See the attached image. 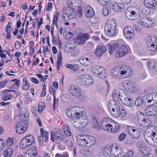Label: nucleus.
<instances>
[{
    "label": "nucleus",
    "instance_id": "obj_59",
    "mask_svg": "<svg viewBox=\"0 0 157 157\" xmlns=\"http://www.w3.org/2000/svg\"><path fill=\"white\" fill-rule=\"evenodd\" d=\"M64 133L67 136H70L71 133L70 132V128H63Z\"/></svg>",
    "mask_w": 157,
    "mask_h": 157
},
{
    "label": "nucleus",
    "instance_id": "obj_8",
    "mask_svg": "<svg viewBox=\"0 0 157 157\" xmlns=\"http://www.w3.org/2000/svg\"><path fill=\"white\" fill-rule=\"evenodd\" d=\"M138 23L141 25L145 26V27H151L155 25L153 20L146 17H142L140 19Z\"/></svg>",
    "mask_w": 157,
    "mask_h": 157
},
{
    "label": "nucleus",
    "instance_id": "obj_30",
    "mask_svg": "<svg viewBox=\"0 0 157 157\" xmlns=\"http://www.w3.org/2000/svg\"><path fill=\"white\" fill-rule=\"evenodd\" d=\"M55 137H56V140L61 141H64L65 142H67L68 141L67 139H66L67 138L64 135L60 132H56Z\"/></svg>",
    "mask_w": 157,
    "mask_h": 157
},
{
    "label": "nucleus",
    "instance_id": "obj_20",
    "mask_svg": "<svg viewBox=\"0 0 157 157\" xmlns=\"http://www.w3.org/2000/svg\"><path fill=\"white\" fill-rule=\"evenodd\" d=\"M20 117L24 118V121H28L29 119V114L27 109L25 107L22 108L19 113Z\"/></svg>",
    "mask_w": 157,
    "mask_h": 157
},
{
    "label": "nucleus",
    "instance_id": "obj_2",
    "mask_svg": "<svg viewBox=\"0 0 157 157\" xmlns=\"http://www.w3.org/2000/svg\"><path fill=\"white\" fill-rule=\"evenodd\" d=\"M117 26L116 22L113 19L108 20L104 26V32L105 35L107 37H112L116 33V28Z\"/></svg>",
    "mask_w": 157,
    "mask_h": 157
},
{
    "label": "nucleus",
    "instance_id": "obj_17",
    "mask_svg": "<svg viewBox=\"0 0 157 157\" xmlns=\"http://www.w3.org/2000/svg\"><path fill=\"white\" fill-rule=\"evenodd\" d=\"M132 97L127 93L125 94V96L122 99V102L124 105L128 107L132 106Z\"/></svg>",
    "mask_w": 157,
    "mask_h": 157
},
{
    "label": "nucleus",
    "instance_id": "obj_21",
    "mask_svg": "<svg viewBox=\"0 0 157 157\" xmlns=\"http://www.w3.org/2000/svg\"><path fill=\"white\" fill-rule=\"evenodd\" d=\"M106 50L107 48L105 46L103 45L98 46L97 47L95 54L97 57H99L101 56Z\"/></svg>",
    "mask_w": 157,
    "mask_h": 157
},
{
    "label": "nucleus",
    "instance_id": "obj_11",
    "mask_svg": "<svg viewBox=\"0 0 157 157\" xmlns=\"http://www.w3.org/2000/svg\"><path fill=\"white\" fill-rule=\"evenodd\" d=\"M145 111L148 115L155 116L157 114V106L151 105L146 108Z\"/></svg>",
    "mask_w": 157,
    "mask_h": 157
},
{
    "label": "nucleus",
    "instance_id": "obj_42",
    "mask_svg": "<svg viewBox=\"0 0 157 157\" xmlns=\"http://www.w3.org/2000/svg\"><path fill=\"white\" fill-rule=\"evenodd\" d=\"M79 120L80 119H82L84 121H85V123L86 124V125L88 123V120H87V117L86 115L85 112L82 111L81 112V113L79 115Z\"/></svg>",
    "mask_w": 157,
    "mask_h": 157
},
{
    "label": "nucleus",
    "instance_id": "obj_27",
    "mask_svg": "<svg viewBox=\"0 0 157 157\" xmlns=\"http://www.w3.org/2000/svg\"><path fill=\"white\" fill-rule=\"evenodd\" d=\"M80 63L84 66H88L91 64L90 58L85 56L81 57L79 59Z\"/></svg>",
    "mask_w": 157,
    "mask_h": 157
},
{
    "label": "nucleus",
    "instance_id": "obj_15",
    "mask_svg": "<svg viewBox=\"0 0 157 157\" xmlns=\"http://www.w3.org/2000/svg\"><path fill=\"white\" fill-rule=\"evenodd\" d=\"M123 84L124 89L127 90L132 93H134L136 91V89L134 87V84L130 82L126 81Z\"/></svg>",
    "mask_w": 157,
    "mask_h": 157
},
{
    "label": "nucleus",
    "instance_id": "obj_61",
    "mask_svg": "<svg viewBox=\"0 0 157 157\" xmlns=\"http://www.w3.org/2000/svg\"><path fill=\"white\" fill-rule=\"evenodd\" d=\"M56 133H55L54 132L52 131L51 132V139L52 141H55L56 140Z\"/></svg>",
    "mask_w": 157,
    "mask_h": 157
},
{
    "label": "nucleus",
    "instance_id": "obj_28",
    "mask_svg": "<svg viewBox=\"0 0 157 157\" xmlns=\"http://www.w3.org/2000/svg\"><path fill=\"white\" fill-rule=\"evenodd\" d=\"M77 142L78 144L82 147H86V137H83L81 136H78L77 137Z\"/></svg>",
    "mask_w": 157,
    "mask_h": 157
},
{
    "label": "nucleus",
    "instance_id": "obj_54",
    "mask_svg": "<svg viewBox=\"0 0 157 157\" xmlns=\"http://www.w3.org/2000/svg\"><path fill=\"white\" fill-rule=\"evenodd\" d=\"M111 13V11L107 9L106 8H104L103 9L102 14L105 16H107Z\"/></svg>",
    "mask_w": 157,
    "mask_h": 157
},
{
    "label": "nucleus",
    "instance_id": "obj_38",
    "mask_svg": "<svg viewBox=\"0 0 157 157\" xmlns=\"http://www.w3.org/2000/svg\"><path fill=\"white\" fill-rule=\"evenodd\" d=\"M18 121L15 128H28V123L27 121Z\"/></svg>",
    "mask_w": 157,
    "mask_h": 157
},
{
    "label": "nucleus",
    "instance_id": "obj_18",
    "mask_svg": "<svg viewBox=\"0 0 157 157\" xmlns=\"http://www.w3.org/2000/svg\"><path fill=\"white\" fill-rule=\"evenodd\" d=\"M120 70L121 75L124 78H126L130 75L129 73H130L131 69L129 66L127 67L125 65H122L120 66Z\"/></svg>",
    "mask_w": 157,
    "mask_h": 157
},
{
    "label": "nucleus",
    "instance_id": "obj_49",
    "mask_svg": "<svg viewBox=\"0 0 157 157\" xmlns=\"http://www.w3.org/2000/svg\"><path fill=\"white\" fill-rule=\"evenodd\" d=\"M38 111L39 113H41L42 112L43 109H44L45 107V104L43 102H40L38 103Z\"/></svg>",
    "mask_w": 157,
    "mask_h": 157
},
{
    "label": "nucleus",
    "instance_id": "obj_6",
    "mask_svg": "<svg viewBox=\"0 0 157 157\" xmlns=\"http://www.w3.org/2000/svg\"><path fill=\"white\" fill-rule=\"evenodd\" d=\"M146 114L140 112L137 113V117L139 122L141 126L146 127L151 125V121L145 118Z\"/></svg>",
    "mask_w": 157,
    "mask_h": 157
},
{
    "label": "nucleus",
    "instance_id": "obj_53",
    "mask_svg": "<svg viewBox=\"0 0 157 157\" xmlns=\"http://www.w3.org/2000/svg\"><path fill=\"white\" fill-rule=\"evenodd\" d=\"M27 128H16V131L19 134L23 133L26 130Z\"/></svg>",
    "mask_w": 157,
    "mask_h": 157
},
{
    "label": "nucleus",
    "instance_id": "obj_16",
    "mask_svg": "<svg viewBox=\"0 0 157 157\" xmlns=\"http://www.w3.org/2000/svg\"><path fill=\"white\" fill-rule=\"evenodd\" d=\"M136 146L141 153L144 155H147L148 150H150L148 147H146L142 142H138L136 144Z\"/></svg>",
    "mask_w": 157,
    "mask_h": 157
},
{
    "label": "nucleus",
    "instance_id": "obj_10",
    "mask_svg": "<svg viewBox=\"0 0 157 157\" xmlns=\"http://www.w3.org/2000/svg\"><path fill=\"white\" fill-rule=\"evenodd\" d=\"M40 135L38 137V141L39 144L42 145L44 138V141H47L48 139L49 132L45 130H44L43 128H40Z\"/></svg>",
    "mask_w": 157,
    "mask_h": 157
},
{
    "label": "nucleus",
    "instance_id": "obj_41",
    "mask_svg": "<svg viewBox=\"0 0 157 157\" xmlns=\"http://www.w3.org/2000/svg\"><path fill=\"white\" fill-rule=\"evenodd\" d=\"M153 43V44H151L150 45H147L148 50L155 51L157 50V43Z\"/></svg>",
    "mask_w": 157,
    "mask_h": 157
},
{
    "label": "nucleus",
    "instance_id": "obj_52",
    "mask_svg": "<svg viewBox=\"0 0 157 157\" xmlns=\"http://www.w3.org/2000/svg\"><path fill=\"white\" fill-rule=\"evenodd\" d=\"M90 17V18L89 20L90 22L94 24L97 23L99 21L98 19L96 17L92 16Z\"/></svg>",
    "mask_w": 157,
    "mask_h": 157
},
{
    "label": "nucleus",
    "instance_id": "obj_37",
    "mask_svg": "<svg viewBox=\"0 0 157 157\" xmlns=\"http://www.w3.org/2000/svg\"><path fill=\"white\" fill-rule=\"evenodd\" d=\"M101 67L99 65L93 66L92 67L91 71L94 75L97 76Z\"/></svg>",
    "mask_w": 157,
    "mask_h": 157
},
{
    "label": "nucleus",
    "instance_id": "obj_19",
    "mask_svg": "<svg viewBox=\"0 0 157 157\" xmlns=\"http://www.w3.org/2000/svg\"><path fill=\"white\" fill-rule=\"evenodd\" d=\"M128 52V49L125 45H122L120 48L116 52L117 57H121L124 56Z\"/></svg>",
    "mask_w": 157,
    "mask_h": 157
},
{
    "label": "nucleus",
    "instance_id": "obj_31",
    "mask_svg": "<svg viewBox=\"0 0 157 157\" xmlns=\"http://www.w3.org/2000/svg\"><path fill=\"white\" fill-rule=\"evenodd\" d=\"M112 9L114 11L121 12L124 10V6L123 4L116 3L112 6Z\"/></svg>",
    "mask_w": 157,
    "mask_h": 157
},
{
    "label": "nucleus",
    "instance_id": "obj_47",
    "mask_svg": "<svg viewBox=\"0 0 157 157\" xmlns=\"http://www.w3.org/2000/svg\"><path fill=\"white\" fill-rule=\"evenodd\" d=\"M10 29V22H9L7 25L5 27V31L7 33L8 35H6L4 33L3 34L4 35L6 36V38L8 39H10V33L9 31V29Z\"/></svg>",
    "mask_w": 157,
    "mask_h": 157
},
{
    "label": "nucleus",
    "instance_id": "obj_45",
    "mask_svg": "<svg viewBox=\"0 0 157 157\" xmlns=\"http://www.w3.org/2000/svg\"><path fill=\"white\" fill-rule=\"evenodd\" d=\"M155 129L153 131H151V133L149 137V139L150 140H154L155 138H157V128H155Z\"/></svg>",
    "mask_w": 157,
    "mask_h": 157
},
{
    "label": "nucleus",
    "instance_id": "obj_35",
    "mask_svg": "<svg viewBox=\"0 0 157 157\" xmlns=\"http://www.w3.org/2000/svg\"><path fill=\"white\" fill-rule=\"evenodd\" d=\"M107 75V73L106 70L103 67H101L97 76L103 79L105 78Z\"/></svg>",
    "mask_w": 157,
    "mask_h": 157
},
{
    "label": "nucleus",
    "instance_id": "obj_55",
    "mask_svg": "<svg viewBox=\"0 0 157 157\" xmlns=\"http://www.w3.org/2000/svg\"><path fill=\"white\" fill-rule=\"evenodd\" d=\"M4 157H10V148H8L3 151Z\"/></svg>",
    "mask_w": 157,
    "mask_h": 157
},
{
    "label": "nucleus",
    "instance_id": "obj_13",
    "mask_svg": "<svg viewBox=\"0 0 157 157\" xmlns=\"http://www.w3.org/2000/svg\"><path fill=\"white\" fill-rule=\"evenodd\" d=\"M38 152L36 147L33 146L31 148L26 151L25 154V157H36Z\"/></svg>",
    "mask_w": 157,
    "mask_h": 157
},
{
    "label": "nucleus",
    "instance_id": "obj_7",
    "mask_svg": "<svg viewBox=\"0 0 157 157\" xmlns=\"http://www.w3.org/2000/svg\"><path fill=\"white\" fill-rule=\"evenodd\" d=\"M68 91L72 96L75 97L79 98L83 95L81 88L77 86H71L69 88Z\"/></svg>",
    "mask_w": 157,
    "mask_h": 157
},
{
    "label": "nucleus",
    "instance_id": "obj_34",
    "mask_svg": "<svg viewBox=\"0 0 157 157\" xmlns=\"http://www.w3.org/2000/svg\"><path fill=\"white\" fill-rule=\"evenodd\" d=\"M119 45L118 43H117L110 45L109 47V51L110 55H112L113 51L117 50L119 48Z\"/></svg>",
    "mask_w": 157,
    "mask_h": 157
},
{
    "label": "nucleus",
    "instance_id": "obj_50",
    "mask_svg": "<svg viewBox=\"0 0 157 157\" xmlns=\"http://www.w3.org/2000/svg\"><path fill=\"white\" fill-rule=\"evenodd\" d=\"M129 134L133 138L136 139H138L140 136V134L138 132V131H136L135 132H129Z\"/></svg>",
    "mask_w": 157,
    "mask_h": 157
},
{
    "label": "nucleus",
    "instance_id": "obj_4",
    "mask_svg": "<svg viewBox=\"0 0 157 157\" xmlns=\"http://www.w3.org/2000/svg\"><path fill=\"white\" fill-rule=\"evenodd\" d=\"M35 142L34 138L33 135H29L23 138L21 140L20 147L21 149L28 147Z\"/></svg>",
    "mask_w": 157,
    "mask_h": 157
},
{
    "label": "nucleus",
    "instance_id": "obj_29",
    "mask_svg": "<svg viewBox=\"0 0 157 157\" xmlns=\"http://www.w3.org/2000/svg\"><path fill=\"white\" fill-rule=\"evenodd\" d=\"M147 65L150 70L153 73L157 71V63L154 62L147 63Z\"/></svg>",
    "mask_w": 157,
    "mask_h": 157
},
{
    "label": "nucleus",
    "instance_id": "obj_23",
    "mask_svg": "<svg viewBox=\"0 0 157 157\" xmlns=\"http://www.w3.org/2000/svg\"><path fill=\"white\" fill-rule=\"evenodd\" d=\"M88 37V34H84L81 36L75 38V42L80 44H83L87 40Z\"/></svg>",
    "mask_w": 157,
    "mask_h": 157
},
{
    "label": "nucleus",
    "instance_id": "obj_36",
    "mask_svg": "<svg viewBox=\"0 0 157 157\" xmlns=\"http://www.w3.org/2000/svg\"><path fill=\"white\" fill-rule=\"evenodd\" d=\"M18 79L16 78L10 80V89H17L19 86Z\"/></svg>",
    "mask_w": 157,
    "mask_h": 157
},
{
    "label": "nucleus",
    "instance_id": "obj_43",
    "mask_svg": "<svg viewBox=\"0 0 157 157\" xmlns=\"http://www.w3.org/2000/svg\"><path fill=\"white\" fill-rule=\"evenodd\" d=\"M65 67L68 68H70L72 71H75L79 69L78 66L77 64L72 65L71 64H67L65 65Z\"/></svg>",
    "mask_w": 157,
    "mask_h": 157
},
{
    "label": "nucleus",
    "instance_id": "obj_51",
    "mask_svg": "<svg viewBox=\"0 0 157 157\" xmlns=\"http://www.w3.org/2000/svg\"><path fill=\"white\" fill-rule=\"evenodd\" d=\"M133 151L130 150L127 152L123 157H133Z\"/></svg>",
    "mask_w": 157,
    "mask_h": 157
},
{
    "label": "nucleus",
    "instance_id": "obj_3",
    "mask_svg": "<svg viewBox=\"0 0 157 157\" xmlns=\"http://www.w3.org/2000/svg\"><path fill=\"white\" fill-rule=\"evenodd\" d=\"M125 15L128 19H134L140 17V13L138 9L134 7L127 8L125 12Z\"/></svg>",
    "mask_w": 157,
    "mask_h": 157
},
{
    "label": "nucleus",
    "instance_id": "obj_57",
    "mask_svg": "<svg viewBox=\"0 0 157 157\" xmlns=\"http://www.w3.org/2000/svg\"><path fill=\"white\" fill-rule=\"evenodd\" d=\"M93 124L94 125V128H100L98 121L96 119H94Z\"/></svg>",
    "mask_w": 157,
    "mask_h": 157
},
{
    "label": "nucleus",
    "instance_id": "obj_25",
    "mask_svg": "<svg viewBox=\"0 0 157 157\" xmlns=\"http://www.w3.org/2000/svg\"><path fill=\"white\" fill-rule=\"evenodd\" d=\"M86 147H89L94 145L95 140L94 137L91 136H86Z\"/></svg>",
    "mask_w": 157,
    "mask_h": 157
},
{
    "label": "nucleus",
    "instance_id": "obj_60",
    "mask_svg": "<svg viewBox=\"0 0 157 157\" xmlns=\"http://www.w3.org/2000/svg\"><path fill=\"white\" fill-rule=\"evenodd\" d=\"M62 58L61 52H60L59 54L57 55L58 60L57 61V63H62Z\"/></svg>",
    "mask_w": 157,
    "mask_h": 157
},
{
    "label": "nucleus",
    "instance_id": "obj_64",
    "mask_svg": "<svg viewBox=\"0 0 157 157\" xmlns=\"http://www.w3.org/2000/svg\"><path fill=\"white\" fill-rule=\"evenodd\" d=\"M79 53V51L78 50L75 49L73 50V51L71 52V55L72 56H77Z\"/></svg>",
    "mask_w": 157,
    "mask_h": 157
},
{
    "label": "nucleus",
    "instance_id": "obj_63",
    "mask_svg": "<svg viewBox=\"0 0 157 157\" xmlns=\"http://www.w3.org/2000/svg\"><path fill=\"white\" fill-rule=\"evenodd\" d=\"M112 97L113 99H114L113 100H117L119 98V94H118L117 93V92H115L113 93L112 95Z\"/></svg>",
    "mask_w": 157,
    "mask_h": 157
},
{
    "label": "nucleus",
    "instance_id": "obj_24",
    "mask_svg": "<svg viewBox=\"0 0 157 157\" xmlns=\"http://www.w3.org/2000/svg\"><path fill=\"white\" fill-rule=\"evenodd\" d=\"M82 108H81L79 107H75L71 108V110H72V113H73L75 116V119L77 120H79V115L81 112L82 111L81 110Z\"/></svg>",
    "mask_w": 157,
    "mask_h": 157
},
{
    "label": "nucleus",
    "instance_id": "obj_14",
    "mask_svg": "<svg viewBox=\"0 0 157 157\" xmlns=\"http://www.w3.org/2000/svg\"><path fill=\"white\" fill-rule=\"evenodd\" d=\"M148 97L144 96L141 98V97H137L135 101V105L136 106H144L146 104V99Z\"/></svg>",
    "mask_w": 157,
    "mask_h": 157
},
{
    "label": "nucleus",
    "instance_id": "obj_26",
    "mask_svg": "<svg viewBox=\"0 0 157 157\" xmlns=\"http://www.w3.org/2000/svg\"><path fill=\"white\" fill-rule=\"evenodd\" d=\"M120 69V66H117L113 69L111 75L113 78H117L122 75Z\"/></svg>",
    "mask_w": 157,
    "mask_h": 157
},
{
    "label": "nucleus",
    "instance_id": "obj_12",
    "mask_svg": "<svg viewBox=\"0 0 157 157\" xmlns=\"http://www.w3.org/2000/svg\"><path fill=\"white\" fill-rule=\"evenodd\" d=\"M123 34L127 39L132 38L134 36L133 29L131 27L125 28L123 30Z\"/></svg>",
    "mask_w": 157,
    "mask_h": 157
},
{
    "label": "nucleus",
    "instance_id": "obj_44",
    "mask_svg": "<svg viewBox=\"0 0 157 157\" xmlns=\"http://www.w3.org/2000/svg\"><path fill=\"white\" fill-rule=\"evenodd\" d=\"M66 113L68 117H71V119H75V115H74L73 113H72V110H71V108L66 110Z\"/></svg>",
    "mask_w": 157,
    "mask_h": 157
},
{
    "label": "nucleus",
    "instance_id": "obj_1",
    "mask_svg": "<svg viewBox=\"0 0 157 157\" xmlns=\"http://www.w3.org/2000/svg\"><path fill=\"white\" fill-rule=\"evenodd\" d=\"M108 108L110 113L114 117H122L126 114V111L123 106L114 100H112L109 102Z\"/></svg>",
    "mask_w": 157,
    "mask_h": 157
},
{
    "label": "nucleus",
    "instance_id": "obj_22",
    "mask_svg": "<svg viewBox=\"0 0 157 157\" xmlns=\"http://www.w3.org/2000/svg\"><path fill=\"white\" fill-rule=\"evenodd\" d=\"M85 14V15L88 17L93 16L94 14V11L92 8L89 5H86L84 7Z\"/></svg>",
    "mask_w": 157,
    "mask_h": 157
},
{
    "label": "nucleus",
    "instance_id": "obj_32",
    "mask_svg": "<svg viewBox=\"0 0 157 157\" xmlns=\"http://www.w3.org/2000/svg\"><path fill=\"white\" fill-rule=\"evenodd\" d=\"M153 42L157 43V37L155 35H152L149 36L146 40V43L147 45H150L151 44H153Z\"/></svg>",
    "mask_w": 157,
    "mask_h": 157
},
{
    "label": "nucleus",
    "instance_id": "obj_5",
    "mask_svg": "<svg viewBox=\"0 0 157 157\" xmlns=\"http://www.w3.org/2000/svg\"><path fill=\"white\" fill-rule=\"evenodd\" d=\"M78 81L81 84L84 86H89L93 82L94 80L92 77L87 74H84L79 76Z\"/></svg>",
    "mask_w": 157,
    "mask_h": 157
},
{
    "label": "nucleus",
    "instance_id": "obj_58",
    "mask_svg": "<svg viewBox=\"0 0 157 157\" xmlns=\"http://www.w3.org/2000/svg\"><path fill=\"white\" fill-rule=\"evenodd\" d=\"M126 135L124 133H122L118 137V139L119 141H122L124 140L126 137Z\"/></svg>",
    "mask_w": 157,
    "mask_h": 157
},
{
    "label": "nucleus",
    "instance_id": "obj_46",
    "mask_svg": "<svg viewBox=\"0 0 157 157\" xmlns=\"http://www.w3.org/2000/svg\"><path fill=\"white\" fill-rule=\"evenodd\" d=\"M123 89H120L119 90L118 93L119 99L122 101V99L125 96V94L126 93Z\"/></svg>",
    "mask_w": 157,
    "mask_h": 157
},
{
    "label": "nucleus",
    "instance_id": "obj_48",
    "mask_svg": "<svg viewBox=\"0 0 157 157\" xmlns=\"http://www.w3.org/2000/svg\"><path fill=\"white\" fill-rule=\"evenodd\" d=\"M147 96L151 98L153 102L156 103L157 102V93H153L150 95H148Z\"/></svg>",
    "mask_w": 157,
    "mask_h": 157
},
{
    "label": "nucleus",
    "instance_id": "obj_56",
    "mask_svg": "<svg viewBox=\"0 0 157 157\" xmlns=\"http://www.w3.org/2000/svg\"><path fill=\"white\" fill-rule=\"evenodd\" d=\"M99 3L101 5H107L109 2V0H97Z\"/></svg>",
    "mask_w": 157,
    "mask_h": 157
},
{
    "label": "nucleus",
    "instance_id": "obj_33",
    "mask_svg": "<svg viewBox=\"0 0 157 157\" xmlns=\"http://www.w3.org/2000/svg\"><path fill=\"white\" fill-rule=\"evenodd\" d=\"M144 3L145 6L151 8L156 5L155 0H144Z\"/></svg>",
    "mask_w": 157,
    "mask_h": 157
},
{
    "label": "nucleus",
    "instance_id": "obj_40",
    "mask_svg": "<svg viewBox=\"0 0 157 157\" xmlns=\"http://www.w3.org/2000/svg\"><path fill=\"white\" fill-rule=\"evenodd\" d=\"M18 147L15 145L13 147H10V157H16L17 156V151Z\"/></svg>",
    "mask_w": 157,
    "mask_h": 157
},
{
    "label": "nucleus",
    "instance_id": "obj_39",
    "mask_svg": "<svg viewBox=\"0 0 157 157\" xmlns=\"http://www.w3.org/2000/svg\"><path fill=\"white\" fill-rule=\"evenodd\" d=\"M10 90H3L2 93L5 94L2 97L1 99L4 101H6L10 99V95L9 94L6 93V92H10Z\"/></svg>",
    "mask_w": 157,
    "mask_h": 157
},
{
    "label": "nucleus",
    "instance_id": "obj_9",
    "mask_svg": "<svg viewBox=\"0 0 157 157\" xmlns=\"http://www.w3.org/2000/svg\"><path fill=\"white\" fill-rule=\"evenodd\" d=\"M111 120L108 117H105L101 120V128H110V127H115V121H111ZM117 128H119L117 127Z\"/></svg>",
    "mask_w": 157,
    "mask_h": 157
},
{
    "label": "nucleus",
    "instance_id": "obj_62",
    "mask_svg": "<svg viewBox=\"0 0 157 157\" xmlns=\"http://www.w3.org/2000/svg\"><path fill=\"white\" fill-rule=\"evenodd\" d=\"M14 46L17 49L20 48L21 47V44L20 41L18 40L15 43Z\"/></svg>",
    "mask_w": 157,
    "mask_h": 157
}]
</instances>
